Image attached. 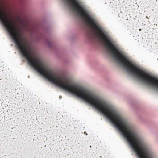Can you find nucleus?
<instances>
[{
    "label": "nucleus",
    "instance_id": "obj_1",
    "mask_svg": "<svg viewBox=\"0 0 158 158\" xmlns=\"http://www.w3.org/2000/svg\"><path fill=\"white\" fill-rule=\"evenodd\" d=\"M14 42L29 64L49 81L80 99H98L87 89L67 78L57 76L38 58L34 56L31 48L23 41L18 32H14Z\"/></svg>",
    "mask_w": 158,
    "mask_h": 158
},
{
    "label": "nucleus",
    "instance_id": "obj_2",
    "mask_svg": "<svg viewBox=\"0 0 158 158\" xmlns=\"http://www.w3.org/2000/svg\"><path fill=\"white\" fill-rule=\"evenodd\" d=\"M61 97H61V96H60V97H59L60 98H61Z\"/></svg>",
    "mask_w": 158,
    "mask_h": 158
},
{
    "label": "nucleus",
    "instance_id": "obj_3",
    "mask_svg": "<svg viewBox=\"0 0 158 158\" xmlns=\"http://www.w3.org/2000/svg\"><path fill=\"white\" fill-rule=\"evenodd\" d=\"M84 134H86V132H84Z\"/></svg>",
    "mask_w": 158,
    "mask_h": 158
},
{
    "label": "nucleus",
    "instance_id": "obj_4",
    "mask_svg": "<svg viewBox=\"0 0 158 158\" xmlns=\"http://www.w3.org/2000/svg\"><path fill=\"white\" fill-rule=\"evenodd\" d=\"M84 134H86V132H84Z\"/></svg>",
    "mask_w": 158,
    "mask_h": 158
}]
</instances>
